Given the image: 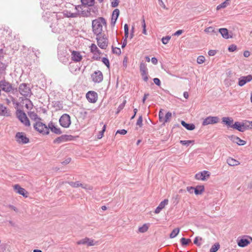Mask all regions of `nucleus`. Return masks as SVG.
<instances>
[{"mask_svg":"<svg viewBox=\"0 0 252 252\" xmlns=\"http://www.w3.org/2000/svg\"><path fill=\"white\" fill-rule=\"evenodd\" d=\"M140 70L143 79L144 81L147 82L148 80V76L147 75V68L146 64L144 63H141L140 65Z\"/></svg>","mask_w":252,"mask_h":252,"instance_id":"2eb2a0df","label":"nucleus"},{"mask_svg":"<svg viewBox=\"0 0 252 252\" xmlns=\"http://www.w3.org/2000/svg\"><path fill=\"white\" fill-rule=\"evenodd\" d=\"M154 82L158 86L160 85V81L158 78H155L153 80Z\"/></svg>","mask_w":252,"mask_h":252,"instance_id":"052dcab7","label":"nucleus"},{"mask_svg":"<svg viewBox=\"0 0 252 252\" xmlns=\"http://www.w3.org/2000/svg\"><path fill=\"white\" fill-rule=\"evenodd\" d=\"M180 232V228H176L173 230L171 233L170 234V238H174L179 234Z\"/></svg>","mask_w":252,"mask_h":252,"instance_id":"f704fd0d","label":"nucleus"},{"mask_svg":"<svg viewBox=\"0 0 252 252\" xmlns=\"http://www.w3.org/2000/svg\"><path fill=\"white\" fill-rule=\"evenodd\" d=\"M71 161V158H68L66 159H65L62 162V163L63 164H67L69 163Z\"/></svg>","mask_w":252,"mask_h":252,"instance_id":"69168bd1","label":"nucleus"},{"mask_svg":"<svg viewBox=\"0 0 252 252\" xmlns=\"http://www.w3.org/2000/svg\"><path fill=\"white\" fill-rule=\"evenodd\" d=\"M205 58L203 56H199L197 59V63L198 64H202L204 63Z\"/></svg>","mask_w":252,"mask_h":252,"instance_id":"49530a36","label":"nucleus"},{"mask_svg":"<svg viewBox=\"0 0 252 252\" xmlns=\"http://www.w3.org/2000/svg\"><path fill=\"white\" fill-rule=\"evenodd\" d=\"M10 111L6 108V107L3 105H0V115L3 116H10Z\"/></svg>","mask_w":252,"mask_h":252,"instance_id":"393cba45","label":"nucleus"},{"mask_svg":"<svg viewBox=\"0 0 252 252\" xmlns=\"http://www.w3.org/2000/svg\"><path fill=\"white\" fill-rule=\"evenodd\" d=\"M181 243L183 246H186L189 244V243L191 241L189 239H186L185 238H182L181 239Z\"/></svg>","mask_w":252,"mask_h":252,"instance_id":"ea45409f","label":"nucleus"},{"mask_svg":"<svg viewBox=\"0 0 252 252\" xmlns=\"http://www.w3.org/2000/svg\"><path fill=\"white\" fill-rule=\"evenodd\" d=\"M60 125L64 127L68 128L71 125L70 117L67 114H63L59 120Z\"/></svg>","mask_w":252,"mask_h":252,"instance_id":"20e7f679","label":"nucleus"},{"mask_svg":"<svg viewBox=\"0 0 252 252\" xmlns=\"http://www.w3.org/2000/svg\"><path fill=\"white\" fill-rule=\"evenodd\" d=\"M142 122H143L142 117V116H140L139 117V118L137 121L136 125L139 126L140 127L142 126Z\"/></svg>","mask_w":252,"mask_h":252,"instance_id":"4d7b16f0","label":"nucleus"},{"mask_svg":"<svg viewBox=\"0 0 252 252\" xmlns=\"http://www.w3.org/2000/svg\"><path fill=\"white\" fill-rule=\"evenodd\" d=\"M249 239L250 240H249L248 239L242 238L238 242V245L240 247H245L248 245L251 242H252V237H250Z\"/></svg>","mask_w":252,"mask_h":252,"instance_id":"4be33fe9","label":"nucleus"},{"mask_svg":"<svg viewBox=\"0 0 252 252\" xmlns=\"http://www.w3.org/2000/svg\"><path fill=\"white\" fill-rule=\"evenodd\" d=\"M33 127L37 131L43 134H48L49 133L48 126L40 121H36Z\"/></svg>","mask_w":252,"mask_h":252,"instance_id":"7ed1b4c3","label":"nucleus"},{"mask_svg":"<svg viewBox=\"0 0 252 252\" xmlns=\"http://www.w3.org/2000/svg\"><path fill=\"white\" fill-rule=\"evenodd\" d=\"M252 80V76L249 75L246 76H242L239 78L238 85L242 87L247 82H250Z\"/></svg>","mask_w":252,"mask_h":252,"instance_id":"f3484780","label":"nucleus"},{"mask_svg":"<svg viewBox=\"0 0 252 252\" xmlns=\"http://www.w3.org/2000/svg\"><path fill=\"white\" fill-rule=\"evenodd\" d=\"M48 127L51 131L57 134H61L62 133L61 129L58 126H56L54 123L50 122L48 124Z\"/></svg>","mask_w":252,"mask_h":252,"instance_id":"6ab92c4d","label":"nucleus"},{"mask_svg":"<svg viewBox=\"0 0 252 252\" xmlns=\"http://www.w3.org/2000/svg\"><path fill=\"white\" fill-rule=\"evenodd\" d=\"M187 190L190 193H192L193 191H194V188L192 187H188L187 188Z\"/></svg>","mask_w":252,"mask_h":252,"instance_id":"0e129e2a","label":"nucleus"},{"mask_svg":"<svg viewBox=\"0 0 252 252\" xmlns=\"http://www.w3.org/2000/svg\"><path fill=\"white\" fill-rule=\"evenodd\" d=\"M68 183L70 186L73 188H78L80 187L82 188V184L80 183L79 182H69Z\"/></svg>","mask_w":252,"mask_h":252,"instance_id":"c9c22d12","label":"nucleus"},{"mask_svg":"<svg viewBox=\"0 0 252 252\" xmlns=\"http://www.w3.org/2000/svg\"><path fill=\"white\" fill-rule=\"evenodd\" d=\"M119 0H113L111 2V6L113 7H117L119 4Z\"/></svg>","mask_w":252,"mask_h":252,"instance_id":"bf43d9fd","label":"nucleus"},{"mask_svg":"<svg viewBox=\"0 0 252 252\" xmlns=\"http://www.w3.org/2000/svg\"><path fill=\"white\" fill-rule=\"evenodd\" d=\"M52 17H53L52 20L53 22L51 24L50 27L52 28V31L55 33L62 32L64 30L63 20H59L55 13H53Z\"/></svg>","mask_w":252,"mask_h":252,"instance_id":"f03ea898","label":"nucleus"},{"mask_svg":"<svg viewBox=\"0 0 252 252\" xmlns=\"http://www.w3.org/2000/svg\"><path fill=\"white\" fill-rule=\"evenodd\" d=\"M202 240L201 237H196L194 240L193 243L194 244L198 246H200L201 245V243L198 242V241H201Z\"/></svg>","mask_w":252,"mask_h":252,"instance_id":"8fccbe9b","label":"nucleus"},{"mask_svg":"<svg viewBox=\"0 0 252 252\" xmlns=\"http://www.w3.org/2000/svg\"><path fill=\"white\" fill-rule=\"evenodd\" d=\"M105 129H106V125H104L103 126V128H102V130L99 131V134L97 135V138L98 139H101L102 137V136L103 135V133L105 131Z\"/></svg>","mask_w":252,"mask_h":252,"instance_id":"c03bdc74","label":"nucleus"},{"mask_svg":"<svg viewBox=\"0 0 252 252\" xmlns=\"http://www.w3.org/2000/svg\"><path fill=\"white\" fill-rule=\"evenodd\" d=\"M204 31L206 33H211V32H215V30H214L213 27H209L206 28L204 30Z\"/></svg>","mask_w":252,"mask_h":252,"instance_id":"6e6d98bb","label":"nucleus"},{"mask_svg":"<svg viewBox=\"0 0 252 252\" xmlns=\"http://www.w3.org/2000/svg\"><path fill=\"white\" fill-rule=\"evenodd\" d=\"M14 189L16 193L21 194L24 197H27V195H26L27 193V191L24 189L21 188L19 185H14Z\"/></svg>","mask_w":252,"mask_h":252,"instance_id":"aec40b11","label":"nucleus"},{"mask_svg":"<svg viewBox=\"0 0 252 252\" xmlns=\"http://www.w3.org/2000/svg\"><path fill=\"white\" fill-rule=\"evenodd\" d=\"M119 14H120L119 10L118 9H115L113 12L112 17L115 18H116V17H117V18H118V16L119 15Z\"/></svg>","mask_w":252,"mask_h":252,"instance_id":"09e8293b","label":"nucleus"},{"mask_svg":"<svg viewBox=\"0 0 252 252\" xmlns=\"http://www.w3.org/2000/svg\"><path fill=\"white\" fill-rule=\"evenodd\" d=\"M142 26L143 28L142 33L145 35H147V32L146 29V25L145 24V19L144 18H143V19L142 20Z\"/></svg>","mask_w":252,"mask_h":252,"instance_id":"37998d69","label":"nucleus"},{"mask_svg":"<svg viewBox=\"0 0 252 252\" xmlns=\"http://www.w3.org/2000/svg\"><path fill=\"white\" fill-rule=\"evenodd\" d=\"M244 125V131L249 129H252V122L246 121L243 123Z\"/></svg>","mask_w":252,"mask_h":252,"instance_id":"72a5a7b5","label":"nucleus"},{"mask_svg":"<svg viewBox=\"0 0 252 252\" xmlns=\"http://www.w3.org/2000/svg\"><path fill=\"white\" fill-rule=\"evenodd\" d=\"M182 125L185 127L186 129L189 130H192L195 128V126L193 124H187L185 121H181Z\"/></svg>","mask_w":252,"mask_h":252,"instance_id":"c85d7f7f","label":"nucleus"},{"mask_svg":"<svg viewBox=\"0 0 252 252\" xmlns=\"http://www.w3.org/2000/svg\"><path fill=\"white\" fill-rule=\"evenodd\" d=\"M126 103V101L125 100L122 104H121L119 106V107L117 109V114L119 113L124 108V107L125 106Z\"/></svg>","mask_w":252,"mask_h":252,"instance_id":"603ef678","label":"nucleus"},{"mask_svg":"<svg viewBox=\"0 0 252 252\" xmlns=\"http://www.w3.org/2000/svg\"><path fill=\"white\" fill-rule=\"evenodd\" d=\"M118 18H113V17H112L111 18V24L113 26H114L115 24H116V22L117 21V20Z\"/></svg>","mask_w":252,"mask_h":252,"instance_id":"338daca9","label":"nucleus"},{"mask_svg":"<svg viewBox=\"0 0 252 252\" xmlns=\"http://www.w3.org/2000/svg\"><path fill=\"white\" fill-rule=\"evenodd\" d=\"M15 140L20 144H25L29 142V139L26 136L24 132H18L15 135Z\"/></svg>","mask_w":252,"mask_h":252,"instance_id":"39448f33","label":"nucleus"},{"mask_svg":"<svg viewBox=\"0 0 252 252\" xmlns=\"http://www.w3.org/2000/svg\"><path fill=\"white\" fill-rule=\"evenodd\" d=\"M220 248V245L218 243L214 244L210 250V252H216Z\"/></svg>","mask_w":252,"mask_h":252,"instance_id":"58836bf2","label":"nucleus"},{"mask_svg":"<svg viewBox=\"0 0 252 252\" xmlns=\"http://www.w3.org/2000/svg\"><path fill=\"white\" fill-rule=\"evenodd\" d=\"M172 113L170 112H168L165 115L164 119V123L167 122L171 118Z\"/></svg>","mask_w":252,"mask_h":252,"instance_id":"a18cd8bd","label":"nucleus"},{"mask_svg":"<svg viewBox=\"0 0 252 252\" xmlns=\"http://www.w3.org/2000/svg\"><path fill=\"white\" fill-rule=\"evenodd\" d=\"M180 143L183 145L189 146L190 144L194 143L193 140H181Z\"/></svg>","mask_w":252,"mask_h":252,"instance_id":"79ce46f5","label":"nucleus"},{"mask_svg":"<svg viewBox=\"0 0 252 252\" xmlns=\"http://www.w3.org/2000/svg\"><path fill=\"white\" fill-rule=\"evenodd\" d=\"M81 1L83 4L89 6H92L94 4V0H81Z\"/></svg>","mask_w":252,"mask_h":252,"instance_id":"473e14b6","label":"nucleus"},{"mask_svg":"<svg viewBox=\"0 0 252 252\" xmlns=\"http://www.w3.org/2000/svg\"><path fill=\"white\" fill-rule=\"evenodd\" d=\"M106 25V20L103 17H99L93 20L92 28L94 33L97 36H98L102 33L103 27H105Z\"/></svg>","mask_w":252,"mask_h":252,"instance_id":"f257e3e1","label":"nucleus"},{"mask_svg":"<svg viewBox=\"0 0 252 252\" xmlns=\"http://www.w3.org/2000/svg\"><path fill=\"white\" fill-rule=\"evenodd\" d=\"M222 122L223 124L227 125L228 127L233 128V120L230 117H223L222 119Z\"/></svg>","mask_w":252,"mask_h":252,"instance_id":"b1692460","label":"nucleus"},{"mask_svg":"<svg viewBox=\"0 0 252 252\" xmlns=\"http://www.w3.org/2000/svg\"><path fill=\"white\" fill-rule=\"evenodd\" d=\"M168 200L167 199H165L163 201H161L156 209L155 213L156 214H158L161 211V210L163 209L166 205L168 204Z\"/></svg>","mask_w":252,"mask_h":252,"instance_id":"5701e85b","label":"nucleus"},{"mask_svg":"<svg viewBox=\"0 0 252 252\" xmlns=\"http://www.w3.org/2000/svg\"><path fill=\"white\" fill-rule=\"evenodd\" d=\"M227 163L229 165L231 166L240 164V162L238 161L231 158H229L227 159Z\"/></svg>","mask_w":252,"mask_h":252,"instance_id":"cd10ccee","label":"nucleus"},{"mask_svg":"<svg viewBox=\"0 0 252 252\" xmlns=\"http://www.w3.org/2000/svg\"><path fill=\"white\" fill-rule=\"evenodd\" d=\"M19 92L24 96H30L32 94L30 88L25 83H22L19 85Z\"/></svg>","mask_w":252,"mask_h":252,"instance_id":"0eeeda50","label":"nucleus"},{"mask_svg":"<svg viewBox=\"0 0 252 252\" xmlns=\"http://www.w3.org/2000/svg\"><path fill=\"white\" fill-rule=\"evenodd\" d=\"M229 4V0H226L223 2L221 3V4H220L217 6V10H219L221 8H225Z\"/></svg>","mask_w":252,"mask_h":252,"instance_id":"2f4dec72","label":"nucleus"},{"mask_svg":"<svg viewBox=\"0 0 252 252\" xmlns=\"http://www.w3.org/2000/svg\"><path fill=\"white\" fill-rule=\"evenodd\" d=\"M97 42L98 46L102 49H105L108 46V39L105 35L97 36Z\"/></svg>","mask_w":252,"mask_h":252,"instance_id":"6e6552de","label":"nucleus"},{"mask_svg":"<svg viewBox=\"0 0 252 252\" xmlns=\"http://www.w3.org/2000/svg\"><path fill=\"white\" fill-rule=\"evenodd\" d=\"M148 225L147 224H144L142 226L139 227L138 230L141 233H144L148 230Z\"/></svg>","mask_w":252,"mask_h":252,"instance_id":"4c0bfd02","label":"nucleus"},{"mask_svg":"<svg viewBox=\"0 0 252 252\" xmlns=\"http://www.w3.org/2000/svg\"><path fill=\"white\" fill-rule=\"evenodd\" d=\"M91 51L92 53L94 54V55H96L97 57H94L93 58L96 60H98L100 59V55L101 52L100 50L98 49L96 45L94 44H92L91 46Z\"/></svg>","mask_w":252,"mask_h":252,"instance_id":"a211bd4d","label":"nucleus"},{"mask_svg":"<svg viewBox=\"0 0 252 252\" xmlns=\"http://www.w3.org/2000/svg\"><path fill=\"white\" fill-rule=\"evenodd\" d=\"M72 136L71 135H62L58 137L54 140V143H60L62 142L70 141L72 140Z\"/></svg>","mask_w":252,"mask_h":252,"instance_id":"dca6fc26","label":"nucleus"},{"mask_svg":"<svg viewBox=\"0 0 252 252\" xmlns=\"http://www.w3.org/2000/svg\"><path fill=\"white\" fill-rule=\"evenodd\" d=\"M127 133V131L125 129H121L117 130L116 133H120L122 135H125Z\"/></svg>","mask_w":252,"mask_h":252,"instance_id":"680f3d73","label":"nucleus"},{"mask_svg":"<svg viewBox=\"0 0 252 252\" xmlns=\"http://www.w3.org/2000/svg\"><path fill=\"white\" fill-rule=\"evenodd\" d=\"M16 115L19 120L26 126H30V123L26 114L22 110H18L16 111Z\"/></svg>","mask_w":252,"mask_h":252,"instance_id":"423d86ee","label":"nucleus"},{"mask_svg":"<svg viewBox=\"0 0 252 252\" xmlns=\"http://www.w3.org/2000/svg\"><path fill=\"white\" fill-rule=\"evenodd\" d=\"M97 242L89 238L86 237L77 242L78 245H87L88 246H93L97 244Z\"/></svg>","mask_w":252,"mask_h":252,"instance_id":"f8f14e48","label":"nucleus"},{"mask_svg":"<svg viewBox=\"0 0 252 252\" xmlns=\"http://www.w3.org/2000/svg\"><path fill=\"white\" fill-rule=\"evenodd\" d=\"M102 62L108 68L110 67V63L109 60L105 57L102 58Z\"/></svg>","mask_w":252,"mask_h":252,"instance_id":"de8ad7c7","label":"nucleus"},{"mask_svg":"<svg viewBox=\"0 0 252 252\" xmlns=\"http://www.w3.org/2000/svg\"><path fill=\"white\" fill-rule=\"evenodd\" d=\"M0 88L6 93H9L13 90L11 84L5 80L0 81Z\"/></svg>","mask_w":252,"mask_h":252,"instance_id":"1a4fd4ad","label":"nucleus"},{"mask_svg":"<svg viewBox=\"0 0 252 252\" xmlns=\"http://www.w3.org/2000/svg\"><path fill=\"white\" fill-rule=\"evenodd\" d=\"M97 94L94 91H89L86 94V98L91 103H95L97 100Z\"/></svg>","mask_w":252,"mask_h":252,"instance_id":"9b49d317","label":"nucleus"},{"mask_svg":"<svg viewBox=\"0 0 252 252\" xmlns=\"http://www.w3.org/2000/svg\"><path fill=\"white\" fill-rule=\"evenodd\" d=\"M204 190V186H199L194 188V193L196 195L201 194Z\"/></svg>","mask_w":252,"mask_h":252,"instance_id":"7c9ffc66","label":"nucleus"},{"mask_svg":"<svg viewBox=\"0 0 252 252\" xmlns=\"http://www.w3.org/2000/svg\"><path fill=\"white\" fill-rule=\"evenodd\" d=\"M82 188L85 189L87 191L89 190H91L93 189L92 186L86 184H82Z\"/></svg>","mask_w":252,"mask_h":252,"instance_id":"a19ab883","label":"nucleus"},{"mask_svg":"<svg viewBox=\"0 0 252 252\" xmlns=\"http://www.w3.org/2000/svg\"><path fill=\"white\" fill-rule=\"evenodd\" d=\"M219 32H220L222 36L225 39H228L229 38L232 37V36L229 35L228 31L227 29H220Z\"/></svg>","mask_w":252,"mask_h":252,"instance_id":"a878e982","label":"nucleus"},{"mask_svg":"<svg viewBox=\"0 0 252 252\" xmlns=\"http://www.w3.org/2000/svg\"><path fill=\"white\" fill-rule=\"evenodd\" d=\"M78 15H79V14L78 12H75V13L69 12L68 14H67V16L68 17L75 18V17H77L78 16Z\"/></svg>","mask_w":252,"mask_h":252,"instance_id":"13d9d810","label":"nucleus"},{"mask_svg":"<svg viewBox=\"0 0 252 252\" xmlns=\"http://www.w3.org/2000/svg\"><path fill=\"white\" fill-rule=\"evenodd\" d=\"M29 116H30V117L32 119H33L34 120L35 122L36 121H40L41 119L38 117L37 115L36 114H35V113L34 112H31L30 114H29Z\"/></svg>","mask_w":252,"mask_h":252,"instance_id":"e433bc0d","label":"nucleus"},{"mask_svg":"<svg viewBox=\"0 0 252 252\" xmlns=\"http://www.w3.org/2000/svg\"><path fill=\"white\" fill-rule=\"evenodd\" d=\"M113 53L117 55H120L121 53V49L119 48H113Z\"/></svg>","mask_w":252,"mask_h":252,"instance_id":"5fc2aeb1","label":"nucleus"},{"mask_svg":"<svg viewBox=\"0 0 252 252\" xmlns=\"http://www.w3.org/2000/svg\"><path fill=\"white\" fill-rule=\"evenodd\" d=\"M236 46L232 45L229 47L228 50L230 52H233L236 50Z\"/></svg>","mask_w":252,"mask_h":252,"instance_id":"e2e57ef3","label":"nucleus"},{"mask_svg":"<svg viewBox=\"0 0 252 252\" xmlns=\"http://www.w3.org/2000/svg\"><path fill=\"white\" fill-rule=\"evenodd\" d=\"M71 59L75 62H78L82 59V56L78 51H73L71 52Z\"/></svg>","mask_w":252,"mask_h":252,"instance_id":"412c9836","label":"nucleus"},{"mask_svg":"<svg viewBox=\"0 0 252 252\" xmlns=\"http://www.w3.org/2000/svg\"><path fill=\"white\" fill-rule=\"evenodd\" d=\"M233 141L239 145H244L246 144V141L241 139L239 137L235 136L233 138Z\"/></svg>","mask_w":252,"mask_h":252,"instance_id":"c756f323","label":"nucleus"},{"mask_svg":"<svg viewBox=\"0 0 252 252\" xmlns=\"http://www.w3.org/2000/svg\"><path fill=\"white\" fill-rule=\"evenodd\" d=\"M93 81L95 83H99L103 80L102 73L99 71H95L91 75Z\"/></svg>","mask_w":252,"mask_h":252,"instance_id":"ddd939ff","label":"nucleus"},{"mask_svg":"<svg viewBox=\"0 0 252 252\" xmlns=\"http://www.w3.org/2000/svg\"><path fill=\"white\" fill-rule=\"evenodd\" d=\"M210 176V173L209 171L204 170L201 172L197 173L195 176V179L198 180L205 181Z\"/></svg>","mask_w":252,"mask_h":252,"instance_id":"4468645a","label":"nucleus"},{"mask_svg":"<svg viewBox=\"0 0 252 252\" xmlns=\"http://www.w3.org/2000/svg\"><path fill=\"white\" fill-rule=\"evenodd\" d=\"M170 37L169 36H167L165 37H163L161 39V41L163 44H166L170 39Z\"/></svg>","mask_w":252,"mask_h":252,"instance_id":"3c124183","label":"nucleus"},{"mask_svg":"<svg viewBox=\"0 0 252 252\" xmlns=\"http://www.w3.org/2000/svg\"><path fill=\"white\" fill-rule=\"evenodd\" d=\"M219 122V118L217 116H209L205 118L202 123L203 126L215 124Z\"/></svg>","mask_w":252,"mask_h":252,"instance_id":"9d476101","label":"nucleus"},{"mask_svg":"<svg viewBox=\"0 0 252 252\" xmlns=\"http://www.w3.org/2000/svg\"><path fill=\"white\" fill-rule=\"evenodd\" d=\"M158 116H159V121L160 122H164V113L161 110H160L159 112Z\"/></svg>","mask_w":252,"mask_h":252,"instance_id":"864d4df0","label":"nucleus"},{"mask_svg":"<svg viewBox=\"0 0 252 252\" xmlns=\"http://www.w3.org/2000/svg\"><path fill=\"white\" fill-rule=\"evenodd\" d=\"M151 62L154 64H157L158 63V60L155 57H153L151 59Z\"/></svg>","mask_w":252,"mask_h":252,"instance_id":"774afa93","label":"nucleus"},{"mask_svg":"<svg viewBox=\"0 0 252 252\" xmlns=\"http://www.w3.org/2000/svg\"><path fill=\"white\" fill-rule=\"evenodd\" d=\"M233 128L236 129L240 132H244V125L242 123H240L238 122H236L233 125Z\"/></svg>","mask_w":252,"mask_h":252,"instance_id":"bb28decb","label":"nucleus"}]
</instances>
